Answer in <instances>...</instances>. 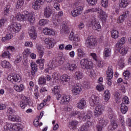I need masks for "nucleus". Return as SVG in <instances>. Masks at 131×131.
I'll return each mask as SVG.
<instances>
[{
  "mask_svg": "<svg viewBox=\"0 0 131 131\" xmlns=\"http://www.w3.org/2000/svg\"><path fill=\"white\" fill-rule=\"evenodd\" d=\"M15 19L17 21H28L31 25H33L34 21H35L34 17L27 11H24L23 14L17 13Z\"/></svg>",
  "mask_w": 131,
  "mask_h": 131,
  "instance_id": "f257e3e1",
  "label": "nucleus"
},
{
  "mask_svg": "<svg viewBox=\"0 0 131 131\" xmlns=\"http://www.w3.org/2000/svg\"><path fill=\"white\" fill-rule=\"evenodd\" d=\"M80 65L83 69H86L90 76H94L95 71L93 70V61L88 59H83L80 61Z\"/></svg>",
  "mask_w": 131,
  "mask_h": 131,
  "instance_id": "f03ea898",
  "label": "nucleus"
},
{
  "mask_svg": "<svg viewBox=\"0 0 131 131\" xmlns=\"http://www.w3.org/2000/svg\"><path fill=\"white\" fill-rule=\"evenodd\" d=\"M63 63H64L63 57L58 56L49 62L48 64V69L49 70H52V69H54V68L58 66V65L61 66Z\"/></svg>",
  "mask_w": 131,
  "mask_h": 131,
  "instance_id": "7ed1b4c3",
  "label": "nucleus"
},
{
  "mask_svg": "<svg viewBox=\"0 0 131 131\" xmlns=\"http://www.w3.org/2000/svg\"><path fill=\"white\" fill-rule=\"evenodd\" d=\"M85 45L88 49H95L98 45V42L96 38H94L92 36H91L88 37L86 39Z\"/></svg>",
  "mask_w": 131,
  "mask_h": 131,
  "instance_id": "20e7f679",
  "label": "nucleus"
},
{
  "mask_svg": "<svg viewBox=\"0 0 131 131\" xmlns=\"http://www.w3.org/2000/svg\"><path fill=\"white\" fill-rule=\"evenodd\" d=\"M22 28V26L18 23H13L8 27V30L12 33H18Z\"/></svg>",
  "mask_w": 131,
  "mask_h": 131,
  "instance_id": "39448f33",
  "label": "nucleus"
},
{
  "mask_svg": "<svg viewBox=\"0 0 131 131\" xmlns=\"http://www.w3.org/2000/svg\"><path fill=\"white\" fill-rule=\"evenodd\" d=\"M74 5L75 7L74 8L73 10L71 11V14L73 17H77L81 14L83 8L82 6L79 5L78 2H76Z\"/></svg>",
  "mask_w": 131,
  "mask_h": 131,
  "instance_id": "423d86ee",
  "label": "nucleus"
},
{
  "mask_svg": "<svg viewBox=\"0 0 131 131\" xmlns=\"http://www.w3.org/2000/svg\"><path fill=\"white\" fill-rule=\"evenodd\" d=\"M7 79L8 81L11 82V83L20 82V81H21V76H20L19 74H12L8 75Z\"/></svg>",
  "mask_w": 131,
  "mask_h": 131,
  "instance_id": "0eeeda50",
  "label": "nucleus"
},
{
  "mask_svg": "<svg viewBox=\"0 0 131 131\" xmlns=\"http://www.w3.org/2000/svg\"><path fill=\"white\" fill-rule=\"evenodd\" d=\"M69 38L70 40L73 41L75 47L78 46V42H79V40H80V39L78 37V35L74 34L73 32H71L69 36Z\"/></svg>",
  "mask_w": 131,
  "mask_h": 131,
  "instance_id": "6e6552de",
  "label": "nucleus"
},
{
  "mask_svg": "<svg viewBox=\"0 0 131 131\" xmlns=\"http://www.w3.org/2000/svg\"><path fill=\"white\" fill-rule=\"evenodd\" d=\"M89 103L92 107L101 104V102H100V98L98 96L93 95L89 99Z\"/></svg>",
  "mask_w": 131,
  "mask_h": 131,
  "instance_id": "1a4fd4ad",
  "label": "nucleus"
},
{
  "mask_svg": "<svg viewBox=\"0 0 131 131\" xmlns=\"http://www.w3.org/2000/svg\"><path fill=\"white\" fill-rule=\"evenodd\" d=\"M95 106H96V107L94 111V115L96 117H98L100 116V115L103 114V112H104V108H103V106L101 105V103L97 104Z\"/></svg>",
  "mask_w": 131,
  "mask_h": 131,
  "instance_id": "9d476101",
  "label": "nucleus"
},
{
  "mask_svg": "<svg viewBox=\"0 0 131 131\" xmlns=\"http://www.w3.org/2000/svg\"><path fill=\"white\" fill-rule=\"evenodd\" d=\"M45 4V0H34V2L33 3V9L37 11L40 9V7L44 5Z\"/></svg>",
  "mask_w": 131,
  "mask_h": 131,
  "instance_id": "9b49d317",
  "label": "nucleus"
},
{
  "mask_svg": "<svg viewBox=\"0 0 131 131\" xmlns=\"http://www.w3.org/2000/svg\"><path fill=\"white\" fill-rule=\"evenodd\" d=\"M81 85L79 83H77L75 86H73L72 88V94L74 95V96H77V95H79L80 94V92H81Z\"/></svg>",
  "mask_w": 131,
  "mask_h": 131,
  "instance_id": "f8f14e48",
  "label": "nucleus"
},
{
  "mask_svg": "<svg viewBox=\"0 0 131 131\" xmlns=\"http://www.w3.org/2000/svg\"><path fill=\"white\" fill-rule=\"evenodd\" d=\"M108 124V121L104 119H101L99 121V124L97 126L98 131H102L103 127H105Z\"/></svg>",
  "mask_w": 131,
  "mask_h": 131,
  "instance_id": "ddd939ff",
  "label": "nucleus"
},
{
  "mask_svg": "<svg viewBox=\"0 0 131 131\" xmlns=\"http://www.w3.org/2000/svg\"><path fill=\"white\" fill-rule=\"evenodd\" d=\"M52 14L53 9H52V6H47L44 8L43 15L45 18H50Z\"/></svg>",
  "mask_w": 131,
  "mask_h": 131,
  "instance_id": "4468645a",
  "label": "nucleus"
},
{
  "mask_svg": "<svg viewBox=\"0 0 131 131\" xmlns=\"http://www.w3.org/2000/svg\"><path fill=\"white\" fill-rule=\"evenodd\" d=\"M29 102V99H28V97L26 96H23L21 97V100L20 101V107L22 109H24L25 107L27 106V105H28V103Z\"/></svg>",
  "mask_w": 131,
  "mask_h": 131,
  "instance_id": "2eb2a0df",
  "label": "nucleus"
},
{
  "mask_svg": "<svg viewBox=\"0 0 131 131\" xmlns=\"http://www.w3.org/2000/svg\"><path fill=\"white\" fill-rule=\"evenodd\" d=\"M52 91L53 93L55 95L57 101H59L60 98H61V94H60V86H55L52 89Z\"/></svg>",
  "mask_w": 131,
  "mask_h": 131,
  "instance_id": "dca6fc26",
  "label": "nucleus"
},
{
  "mask_svg": "<svg viewBox=\"0 0 131 131\" xmlns=\"http://www.w3.org/2000/svg\"><path fill=\"white\" fill-rule=\"evenodd\" d=\"M91 24L93 27L94 30H97L99 31V29H101V25H100V23L98 20H96V18H94L91 22Z\"/></svg>",
  "mask_w": 131,
  "mask_h": 131,
  "instance_id": "f3484780",
  "label": "nucleus"
},
{
  "mask_svg": "<svg viewBox=\"0 0 131 131\" xmlns=\"http://www.w3.org/2000/svg\"><path fill=\"white\" fill-rule=\"evenodd\" d=\"M7 50L8 51H5L2 54V56L3 58H6V57L7 58H10V56H11L10 51V52H15V48L13 46H9L7 48Z\"/></svg>",
  "mask_w": 131,
  "mask_h": 131,
  "instance_id": "a211bd4d",
  "label": "nucleus"
},
{
  "mask_svg": "<svg viewBox=\"0 0 131 131\" xmlns=\"http://www.w3.org/2000/svg\"><path fill=\"white\" fill-rule=\"evenodd\" d=\"M70 102V96L69 95H64L61 97L60 104L61 105H68Z\"/></svg>",
  "mask_w": 131,
  "mask_h": 131,
  "instance_id": "6ab92c4d",
  "label": "nucleus"
},
{
  "mask_svg": "<svg viewBox=\"0 0 131 131\" xmlns=\"http://www.w3.org/2000/svg\"><path fill=\"white\" fill-rule=\"evenodd\" d=\"M91 118H92V115L91 114H88L85 115L84 114V115L83 116H82V120L84 121H86L88 124V126H91L93 124V123L91 122Z\"/></svg>",
  "mask_w": 131,
  "mask_h": 131,
  "instance_id": "aec40b11",
  "label": "nucleus"
},
{
  "mask_svg": "<svg viewBox=\"0 0 131 131\" xmlns=\"http://www.w3.org/2000/svg\"><path fill=\"white\" fill-rule=\"evenodd\" d=\"M118 127V124H117V121L115 120H112L111 121V124L108 126V130H114L116 129Z\"/></svg>",
  "mask_w": 131,
  "mask_h": 131,
  "instance_id": "412c9836",
  "label": "nucleus"
},
{
  "mask_svg": "<svg viewBox=\"0 0 131 131\" xmlns=\"http://www.w3.org/2000/svg\"><path fill=\"white\" fill-rule=\"evenodd\" d=\"M29 34L32 38V39H35L37 37L36 32L35 31V28L33 27H31L29 31Z\"/></svg>",
  "mask_w": 131,
  "mask_h": 131,
  "instance_id": "4be33fe9",
  "label": "nucleus"
},
{
  "mask_svg": "<svg viewBox=\"0 0 131 131\" xmlns=\"http://www.w3.org/2000/svg\"><path fill=\"white\" fill-rule=\"evenodd\" d=\"M31 68L32 69L31 74L33 77L35 76V73L37 72V65L35 62H31Z\"/></svg>",
  "mask_w": 131,
  "mask_h": 131,
  "instance_id": "5701e85b",
  "label": "nucleus"
},
{
  "mask_svg": "<svg viewBox=\"0 0 131 131\" xmlns=\"http://www.w3.org/2000/svg\"><path fill=\"white\" fill-rule=\"evenodd\" d=\"M76 68H77V66L75 63H70L68 62L66 64V69H67V70H69V71H73L74 70H75Z\"/></svg>",
  "mask_w": 131,
  "mask_h": 131,
  "instance_id": "b1692460",
  "label": "nucleus"
},
{
  "mask_svg": "<svg viewBox=\"0 0 131 131\" xmlns=\"http://www.w3.org/2000/svg\"><path fill=\"white\" fill-rule=\"evenodd\" d=\"M36 49L38 52L39 58L41 59L45 54V51H43V47L41 45H37Z\"/></svg>",
  "mask_w": 131,
  "mask_h": 131,
  "instance_id": "393cba45",
  "label": "nucleus"
},
{
  "mask_svg": "<svg viewBox=\"0 0 131 131\" xmlns=\"http://www.w3.org/2000/svg\"><path fill=\"white\" fill-rule=\"evenodd\" d=\"M45 42L49 47V49L54 47V40L52 38H46L45 40Z\"/></svg>",
  "mask_w": 131,
  "mask_h": 131,
  "instance_id": "a878e982",
  "label": "nucleus"
},
{
  "mask_svg": "<svg viewBox=\"0 0 131 131\" xmlns=\"http://www.w3.org/2000/svg\"><path fill=\"white\" fill-rule=\"evenodd\" d=\"M86 105V100L84 98H82L79 102L77 103V107L79 109H83Z\"/></svg>",
  "mask_w": 131,
  "mask_h": 131,
  "instance_id": "bb28decb",
  "label": "nucleus"
},
{
  "mask_svg": "<svg viewBox=\"0 0 131 131\" xmlns=\"http://www.w3.org/2000/svg\"><path fill=\"white\" fill-rule=\"evenodd\" d=\"M8 119L9 120H10L11 121H13L15 122L16 121V122H20L21 121V118L19 117L18 116H15V115H9L8 116Z\"/></svg>",
  "mask_w": 131,
  "mask_h": 131,
  "instance_id": "cd10ccee",
  "label": "nucleus"
},
{
  "mask_svg": "<svg viewBox=\"0 0 131 131\" xmlns=\"http://www.w3.org/2000/svg\"><path fill=\"white\" fill-rule=\"evenodd\" d=\"M128 14H129L128 11L126 10L124 11L123 13V14L121 16H120L119 19V22H120V23H122V22H123L124 20H125V19L127 18L128 16Z\"/></svg>",
  "mask_w": 131,
  "mask_h": 131,
  "instance_id": "c85d7f7f",
  "label": "nucleus"
},
{
  "mask_svg": "<svg viewBox=\"0 0 131 131\" xmlns=\"http://www.w3.org/2000/svg\"><path fill=\"white\" fill-rule=\"evenodd\" d=\"M108 117L110 119H111V120L116 119V115L114 114V112L112 111V108L110 107L108 109Z\"/></svg>",
  "mask_w": 131,
  "mask_h": 131,
  "instance_id": "c756f323",
  "label": "nucleus"
},
{
  "mask_svg": "<svg viewBox=\"0 0 131 131\" xmlns=\"http://www.w3.org/2000/svg\"><path fill=\"white\" fill-rule=\"evenodd\" d=\"M69 33V28H68V26L66 24H63L62 27L60 30V33L61 35H64V34H67V33Z\"/></svg>",
  "mask_w": 131,
  "mask_h": 131,
  "instance_id": "7c9ffc66",
  "label": "nucleus"
},
{
  "mask_svg": "<svg viewBox=\"0 0 131 131\" xmlns=\"http://www.w3.org/2000/svg\"><path fill=\"white\" fill-rule=\"evenodd\" d=\"M61 79L60 83L66 84L67 82H68L70 80V77L67 75H63L61 76Z\"/></svg>",
  "mask_w": 131,
  "mask_h": 131,
  "instance_id": "2f4dec72",
  "label": "nucleus"
},
{
  "mask_svg": "<svg viewBox=\"0 0 131 131\" xmlns=\"http://www.w3.org/2000/svg\"><path fill=\"white\" fill-rule=\"evenodd\" d=\"M106 73L107 75V77H109L110 78H113V68L112 66H109L107 71H106Z\"/></svg>",
  "mask_w": 131,
  "mask_h": 131,
  "instance_id": "473e14b6",
  "label": "nucleus"
},
{
  "mask_svg": "<svg viewBox=\"0 0 131 131\" xmlns=\"http://www.w3.org/2000/svg\"><path fill=\"white\" fill-rule=\"evenodd\" d=\"M119 49V52L122 55H125L126 53H127V51H128V48L126 46H123L120 47H117Z\"/></svg>",
  "mask_w": 131,
  "mask_h": 131,
  "instance_id": "72a5a7b5",
  "label": "nucleus"
},
{
  "mask_svg": "<svg viewBox=\"0 0 131 131\" xmlns=\"http://www.w3.org/2000/svg\"><path fill=\"white\" fill-rule=\"evenodd\" d=\"M72 116H75V117H78L79 119H81L82 118V116L84 115V113L81 112L80 113L79 111H75L72 113Z\"/></svg>",
  "mask_w": 131,
  "mask_h": 131,
  "instance_id": "f704fd0d",
  "label": "nucleus"
},
{
  "mask_svg": "<svg viewBox=\"0 0 131 131\" xmlns=\"http://www.w3.org/2000/svg\"><path fill=\"white\" fill-rule=\"evenodd\" d=\"M38 83L40 86L47 84V79L45 76H41L38 78Z\"/></svg>",
  "mask_w": 131,
  "mask_h": 131,
  "instance_id": "c9c22d12",
  "label": "nucleus"
},
{
  "mask_svg": "<svg viewBox=\"0 0 131 131\" xmlns=\"http://www.w3.org/2000/svg\"><path fill=\"white\" fill-rule=\"evenodd\" d=\"M77 56L79 58H83L85 57V52H84V50L82 49H78L77 50Z\"/></svg>",
  "mask_w": 131,
  "mask_h": 131,
  "instance_id": "e433bc0d",
  "label": "nucleus"
},
{
  "mask_svg": "<svg viewBox=\"0 0 131 131\" xmlns=\"http://www.w3.org/2000/svg\"><path fill=\"white\" fill-rule=\"evenodd\" d=\"M74 76L75 79L78 80L83 78V74L80 71H77L75 72Z\"/></svg>",
  "mask_w": 131,
  "mask_h": 131,
  "instance_id": "4c0bfd02",
  "label": "nucleus"
},
{
  "mask_svg": "<svg viewBox=\"0 0 131 131\" xmlns=\"http://www.w3.org/2000/svg\"><path fill=\"white\" fill-rule=\"evenodd\" d=\"M77 124H78V122L77 121H73L70 122L69 127L71 129H75L77 127Z\"/></svg>",
  "mask_w": 131,
  "mask_h": 131,
  "instance_id": "58836bf2",
  "label": "nucleus"
},
{
  "mask_svg": "<svg viewBox=\"0 0 131 131\" xmlns=\"http://www.w3.org/2000/svg\"><path fill=\"white\" fill-rule=\"evenodd\" d=\"M103 56L104 58H108L111 56V49L105 48L103 52Z\"/></svg>",
  "mask_w": 131,
  "mask_h": 131,
  "instance_id": "ea45409f",
  "label": "nucleus"
},
{
  "mask_svg": "<svg viewBox=\"0 0 131 131\" xmlns=\"http://www.w3.org/2000/svg\"><path fill=\"white\" fill-rule=\"evenodd\" d=\"M97 12H98L99 15H100L103 18H107L108 17L107 13L104 12L101 8H97Z\"/></svg>",
  "mask_w": 131,
  "mask_h": 131,
  "instance_id": "a19ab883",
  "label": "nucleus"
},
{
  "mask_svg": "<svg viewBox=\"0 0 131 131\" xmlns=\"http://www.w3.org/2000/svg\"><path fill=\"white\" fill-rule=\"evenodd\" d=\"M14 89L16 92L21 93L24 90V85L22 84H20V85H15L14 86Z\"/></svg>",
  "mask_w": 131,
  "mask_h": 131,
  "instance_id": "79ce46f5",
  "label": "nucleus"
},
{
  "mask_svg": "<svg viewBox=\"0 0 131 131\" xmlns=\"http://www.w3.org/2000/svg\"><path fill=\"white\" fill-rule=\"evenodd\" d=\"M129 1L128 0H121V3L119 4L120 8H125L128 6V3Z\"/></svg>",
  "mask_w": 131,
  "mask_h": 131,
  "instance_id": "37998d69",
  "label": "nucleus"
},
{
  "mask_svg": "<svg viewBox=\"0 0 131 131\" xmlns=\"http://www.w3.org/2000/svg\"><path fill=\"white\" fill-rule=\"evenodd\" d=\"M128 110V108H127V106L124 104V103H122L121 106V111L123 114H125L126 112H127V111Z\"/></svg>",
  "mask_w": 131,
  "mask_h": 131,
  "instance_id": "c03bdc74",
  "label": "nucleus"
},
{
  "mask_svg": "<svg viewBox=\"0 0 131 131\" xmlns=\"http://www.w3.org/2000/svg\"><path fill=\"white\" fill-rule=\"evenodd\" d=\"M124 43H125V38L122 37L116 44L117 48H120V47H122V45H124Z\"/></svg>",
  "mask_w": 131,
  "mask_h": 131,
  "instance_id": "a18cd8bd",
  "label": "nucleus"
},
{
  "mask_svg": "<svg viewBox=\"0 0 131 131\" xmlns=\"http://www.w3.org/2000/svg\"><path fill=\"white\" fill-rule=\"evenodd\" d=\"M1 66L2 67H3V68H10L11 64L6 60H4L1 62Z\"/></svg>",
  "mask_w": 131,
  "mask_h": 131,
  "instance_id": "49530a36",
  "label": "nucleus"
},
{
  "mask_svg": "<svg viewBox=\"0 0 131 131\" xmlns=\"http://www.w3.org/2000/svg\"><path fill=\"white\" fill-rule=\"evenodd\" d=\"M119 122L121 124V126L124 127L125 122H124V117L123 116L120 115L119 116Z\"/></svg>",
  "mask_w": 131,
  "mask_h": 131,
  "instance_id": "de8ad7c7",
  "label": "nucleus"
},
{
  "mask_svg": "<svg viewBox=\"0 0 131 131\" xmlns=\"http://www.w3.org/2000/svg\"><path fill=\"white\" fill-rule=\"evenodd\" d=\"M12 10V8H11V6L7 5L5 8H4V15H6V16H8L9 14H10V12Z\"/></svg>",
  "mask_w": 131,
  "mask_h": 131,
  "instance_id": "09e8293b",
  "label": "nucleus"
},
{
  "mask_svg": "<svg viewBox=\"0 0 131 131\" xmlns=\"http://www.w3.org/2000/svg\"><path fill=\"white\" fill-rule=\"evenodd\" d=\"M104 100L105 102H107L109 99H110V92L108 90H106L104 93Z\"/></svg>",
  "mask_w": 131,
  "mask_h": 131,
  "instance_id": "8fccbe9b",
  "label": "nucleus"
},
{
  "mask_svg": "<svg viewBox=\"0 0 131 131\" xmlns=\"http://www.w3.org/2000/svg\"><path fill=\"white\" fill-rule=\"evenodd\" d=\"M118 34H119V33L117 30H113L111 32V35L113 38L116 39L118 38V36H119Z\"/></svg>",
  "mask_w": 131,
  "mask_h": 131,
  "instance_id": "3c124183",
  "label": "nucleus"
},
{
  "mask_svg": "<svg viewBox=\"0 0 131 131\" xmlns=\"http://www.w3.org/2000/svg\"><path fill=\"white\" fill-rule=\"evenodd\" d=\"M96 67L97 69H101L102 67H104V62L103 61H96Z\"/></svg>",
  "mask_w": 131,
  "mask_h": 131,
  "instance_id": "603ef678",
  "label": "nucleus"
},
{
  "mask_svg": "<svg viewBox=\"0 0 131 131\" xmlns=\"http://www.w3.org/2000/svg\"><path fill=\"white\" fill-rule=\"evenodd\" d=\"M114 97L116 102H118V101L121 99V95L119 94V92L117 91L115 92Z\"/></svg>",
  "mask_w": 131,
  "mask_h": 131,
  "instance_id": "864d4df0",
  "label": "nucleus"
},
{
  "mask_svg": "<svg viewBox=\"0 0 131 131\" xmlns=\"http://www.w3.org/2000/svg\"><path fill=\"white\" fill-rule=\"evenodd\" d=\"M12 124L7 123L6 125L4 126V131H12Z\"/></svg>",
  "mask_w": 131,
  "mask_h": 131,
  "instance_id": "5fc2aeb1",
  "label": "nucleus"
},
{
  "mask_svg": "<svg viewBox=\"0 0 131 131\" xmlns=\"http://www.w3.org/2000/svg\"><path fill=\"white\" fill-rule=\"evenodd\" d=\"M41 89L40 93H44V92H48V84L40 85Z\"/></svg>",
  "mask_w": 131,
  "mask_h": 131,
  "instance_id": "6e6d98bb",
  "label": "nucleus"
},
{
  "mask_svg": "<svg viewBox=\"0 0 131 131\" xmlns=\"http://www.w3.org/2000/svg\"><path fill=\"white\" fill-rule=\"evenodd\" d=\"M24 4V0H18L17 1L16 8V9H19V8H21Z\"/></svg>",
  "mask_w": 131,
  "mask_h": 131,
  "instance_id": "4d7b16f0",
  "label": "nucleus"
},
{
  "mask_svg": "<svg viewBox=\"0 0 131 131\" xmlns=\"http://www.w3.org/2000/svg\"><path fill=\"white\" fill-rule=\"evenodd\" d=\"M12 38V34H7L5 37H2V41H6V40H9Z\"/></svg>",
  "mask_w": 131,
  "mask_h": 131,
  "instance_id": "13d9d810",
  "label": "nucleus"
},
{
  "mask_svg": "<svg viewBox=\"0 0 131 131\" xmlns=\"http://www.w3.org/2000/svg\"><path fill=\"white\" fill-rule=\"evenodd\" d=\"M49 23V20L48 19H41L39 21V24L40 26H45L46 24H48Z\"/></svg>",
  "mask_w": 131,
  "mask_h": 131,
  "instance_id": "bf43d9fd",
  "label": "nucleus"
},
{
  "mask_svg": "<svg viewBox=\"0 0 131 131\" xmlns=\"http://www.w3.org/2000/svg\"><path fill=\"white\" fill-rule=\"evenodd\" d=\"M97 10L96 8H93L91 9H88L85 11L86 14H89V13H95V12H97Z\"/></svg>",
  "mask_w": 131,
  "mask_h": 131,
  "instance_id": "052dcab7",
  "label": "nucleus"
},
{
  "mask_svg": "<svg viewBox=\"0 0 131 131\" xmlns=\"http://www.w3.org/2000/svg\"><path fill=\"white\" fill-rule=\"evenodd\" d=\"M101 5L103 8H108V0H101Z\"/></svg>",
  "mask_w": 131,
  "mask_h": 131,
  "instance_id": "680f3d73",
  "label": "nucleus"
},
{
  "mask_svg": "<svg viewBox=\"0 0 131 131\" xmlns=\"http://www.w3.org/2000/svg\"><path fill=\"white\" fill-rule=\"evenodd\" d=\"M22 61V55L19 54L16 56V59L15 60V63H20Z\"/></svg>",
  "mask_w": 131,
  "mask_h": 131,
  "instance_id": "e2e57ef3",
  "label": "nucleus"
},
{
  "mask_svg": "<svg viewBox=\"0 0 131 131\" xmlns=\"http://www.w3.org/2000/svg\"><path fill=\"white\" fill-rule=\"evenodd\" d=\"M91 56L92 57L93 60H95L96 62H98L99 61V59H98V56H97V54L95 53H91Z\"/></svg>",
  "mask_w": 131,
  "mask_h": 131,
  "instance_id": "0e129e2a",
  "label": "nucleus"
},
{
  "mask_svg": "<svg viewBox=\"0 0 131 131\" xmlns=\"http://www.w3.org/2000/svg\"><path fill=\"white\" fill-rule=\"evenodd\" d=\"M52 77L54 79H56V80H59V79L60 78V74L54 73L52 75Z\"/></svg>",
  "mask_w": 131,
  "mask_h": 131,
  "instance_id": "69168bd1",
  "label": "nucleus"
},
{
  "mask_svg": "<svg viewBox=\"0 0 131 131\" xmlns=\"http://www.w3.org/2000/svg\"><path fill=\"white\" fill-rule=\"evenodd\" d=\"M86 2L91 6H95L97 4V0H86Z\"/></svg>",
  "mask_w": 131,
  "mask_h": 131,
  "instance_id": "338daca9",
  "label": "nucleus"
},
{
  "mask_svg": "<svg viewBox=\"0 0 131 131\" xmlns=\"http://www.w3.org/2000/svg\"><path fill=\"white\" fill-rule=\"evenodd\" d=\"M123 75L124 76L125 79H128V77H129V71H126L123 73Z\"/></svg>",
  "mask_w": 131,
  "mask_h": 131,
  "instance_id": "774afa93",
  "label": "nucleus"
}]
</instances>
